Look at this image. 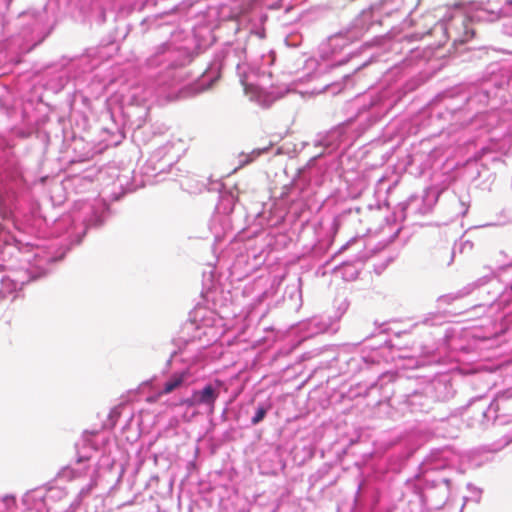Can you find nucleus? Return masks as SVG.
<instances>
[{"instance_id":"1","label":"nucleus","mask_w":512,"mask_h":512,"mask_svg":"<svg viewBox=\"0 0 512 512\" xmlns=\"http://www.w3.org/2000/svg\"><path fill=\"white\" fill-rule=\"evenodd\" d=\"M195 394L198 405H205L209 408V412L213 413L215 409V402L219 397V391L212 385H206L201 390L193 391Z\"/></svg>"},{"instance_id":"2","label":"nucleus","mask_w":512,"mask_h":512,"mask_svg":"<svg viewBox=\"0 0 512 512\" xmlns=\"http://www.w3.org/2000/svg\"><path fill=\"white\" fill-rule=\"evenodd\" d=\"M185 380V376L183 374L173 375L164 385V389L159 393V396L162 394H169L178 387L182 385Z\"/></svg>"},{"instance_id":"3","label":"nucleus","mask_w":512,"mask_h":512,"mask_svg":"<svg viewBox=\"0 0 512 512\" xmlns=\"http://www.w3.org/2000/svg\"><path fill=\"white\" fill-rule=\"evenodd\" d=\"M267 409L264 406L257 408L255 415L252 417L251 422L253 425L260 423L266 416Z\"/></svg>"},{"instance_id":"4","label":"nucleus","mask_w":512,"mask_h":512,"mask_svg":"<svg viewBox=\"0 0 512 512\" xmlns=\"http://www.w3.org/2000/svg\"><path fill=\"white\" fill-rule=\"evenodd\" d=\"M179 404L187 407L199 406L194 393H192L191 397L182 399Z\"/></svg>"},{"instance_id":"5","label":"nucleus","mask_w":512,"mask_h":512,"mask_svg":"<svg viewBox=\"0 0 512 512\" xmlns=\"http://www.w3.org/2000/svg\"><path fill=\"white\" fill-rule=\"evenodd\" d=\"M274 143L272 141H270L267 146L261 148V149H255L252 151V155L254 157H258L260 156L262 153H265V152H268L272 147H273Z\"/></svg>"},{"instance_id":"6","label":"nucleus","mask_w":512,"mask_h":512,"mask_svg":"<svg viewBox=\"0 0 512 512\" xmlns=\"http://www.w3.org/2000/svg\"><path fill=\"white\" fill-rule=\"evenodd\" d=\"M148 401L149 402H153V401H155V399L154 398H148Z\"/></svg>"}]
</instances>
